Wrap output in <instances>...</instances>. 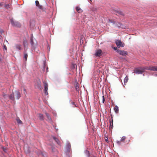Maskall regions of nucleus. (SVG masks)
<instances>
[{
    "label": "nucleus",
    "instance_id": "obj_15",
    "mask_svg": "<svg viewBox=\"0 0 157 157\" xmlns=\"http://www.w3.org/2000/svg\"><path fill=\"white\" fill-rule=\"evenodd\" d=\"M128 82V77L126 76L124 80V84L123 85L124 86H126L127 85V83Z\"/></svg>",
    "mask_w": 157,
    "mask_h": 157
},
{
    "label": "nucleus",
    "instance_id": "obj_36",
    "mask_svg": "<svg viewBox=\"0 0 157 157\" xmlns=\"http://www.w3.org/2000/svg\"><path fill=\"white\" fill-rule=\"evenodd\" d=\"M0 32L2 33H3V31H1Z\"/></svg>",
    "mask_w": 157,
    "mask_h": 157
},
{
    "label": "nucleus",
    "instance_id": "obj_23",
    "mask_svg": "<svg viewBox=\"0 0 157 157\" xmlns=\"http://www.w3.org/2000/svg\"><path fill=\"white\" fill-rule=\"evenodd\" d=\"M45 114L48 119L49 120H51V118L49 116V115L48 113H46Z\"/></svg>",
    "mask_w": 157,
    "mask_h": 157
},
{
    "label": "nucleus",
    "instance_id": "obj_19",
    "mask_svg": "<svg viewBox=\"0 0 157 157\" xmlns=\"http://www.w3.org/2000/svg\"><path fill=\"white\" fill-rule=\"evenodd\" d=\"M39 117L40 118V119L41 120H44V116L43 114H39Z\"/></svg>",
    "mask_w": 157,
    "mask_h": 157
},
{
    "label": "nucleus",
    "instance_id": "obj_38",
    "mask_svg": "<svg viewBox=\"0 0 157 157\" xmlns=\"http://www.w3.org/2000/svg\"><path fill=\"white\" fill-rule=\"evenodd\" d=\"M24 91H26V90L25 89H24Z\"/></svg>",
    "mask_w": 157,
    "mask_h": 157
},
{
    "label": "nucleus",
    "instance_id": "obj_2",
    "mask_svg": "<svg viewBox=\"0 0 157 157\" xmlns=\"http://www.w3.org/2000/svg\"><path fill=\"white\" fill-rule=\"evenodd\" d=\"M30 43L32 46V48L34 49L37 45V42L36 40H34L33 39V36L30 39Z\"/></svg>",
    "mask_w": 157,
    "mask_h": 157
},
{
    "label": "nucleus",
    "instance_id": "obj_24",
    "mask_svg": "<svg viewBox=\"0 0 157 157\" xmlns=\"http://www.w3.org/2000/svg\"><path fill=\"white\" fill-rule=\"evenodd\" d=\"M3 96L5 98H9V96L7 94H4L3 95Z\"/></svg>",
    "mask_w": 157,
    "mask_h": 157
},
{
    "label": "nucleus",
    "instance_id": "obj_35",
    "mask_svg": "<svg viewBox=\"0 0 157 157\" xmlns=\"http://www.w3.org/2000/svg\"><path fill=\"white\" fill-rule=\"evenodd\" d=\"M2 38V36H1L0 35V39H1V38Z\"/></svg>",
    "mask_w": 157,
    "mask_h": 157
},
{
    "label": "nucleus",
    "instance_id": "obj_11",
    "mask_svg": "<svg viewBox=\"0 0 157 157\" xmlns=\"http://www.w3.org/2000/svg\"><path fill=\"white\" fill-rule=\"evenodd\" d=\"M117 52L120 54L122 55H126L127 54V52L124 51L120 50H117Z\"/></svg>",
    "mask_w": 157,
    "mask_h": 157
},
{
    "label": "nucleus",
    "instance_id": "obj_30",
    "mask_svg": "<svg viewBox=\"0 0 157 157\" xmlns=\"http://www.w3.org/2000/svg\"><path fill=\"white\" fill-rule=\"evenodd\" d=\"M105 141L106 142H107V143H108L109 142L108 139L107 137H105Z\"/></svg>",
    "mask_w": 157,
    "mask_h": 157
},
{
    "label": "nucleus",
    "instance_id": "obj_21",
    "mask_svg": "<svg viewBox=\"0 0 157 157\" xmlns=\"http://www.w3.org/2000/svg\"><path fill=\"white\" fill-rule=\"evenodd\" d=\"M16 120L18 124H22V121L19 118L17 119Z\"/></svg>",
    "mask_w": 157,
    "mask_h": 157
},
{
    "label": "nucleus",
    "instance_id": "obj_3",
    "mask_svg": "<svg viewBox=\"0 0 157 157\" xmlns=\"http://www.w3.org/2000/svg\"><path fill=\"white\" fill-rule=\"evenodd\" d=\"M10 21L12 25L14 26L19 27L21 26V25L17 21H16L13 20V18L10 19Z\"/></svg>",
    "mask_w": 157,
    "mask_h": 157
},
{
    "label": "nucleus",
    "instance_id": "obj_7",
    "mask_svg": "<svg viewBox=\"0 0 157 157\" xmlns=\"http://www.w3.org/2000/svg\"><path fill=\"white\" fill-rule=\"evenodd\" d=\"M44 92L45 94L47 95H48V84L46 82H44Z\"/></svg>",
    "mask_w": 157,
    "mask_h": 157
},
{
    "label": "nucleus",
    "instance_id": "obj_1",
    "mask_svg": "<svg viewBox=\"0 0 157 157\" xmlns=\"http://www.w3.org/2000/svg\"><path fill=\"white\" fill-rule=\"evenodd\" d=\"M147 66H145L143 67H139L136 68L134 70V72L137 74H141L145 71V70H146Z\"/></svg>",
    "mask_w": 157,
    "mask_h": 157
},
{
    "label": "nucleus",
    "instance_id": "obj_31",
    "mask_svg": "<svg viewBox=\"0 0 157 157\" xmlns=\"http://www.w3.org/2000/svg\"><path fill=\"white\" fill-rule=\"evenodd\" d=\"M4 49L5 50H7V47H6V45H4Z\"/></svg>",
    "mask_w": 157,
    "mask_h": 157
},
{
    "label": "nucleus",
    "instance_id": "obj_28",
    "mask_svg": "<svg viewBox=\"0 0 157 157\" xmlns=\"http://www.w3.org/2000/svg\"><path fill=\"white\" fill-rule=\"evenodd\" d=\"M109 22H111L113 23V24H115V21H114L109 19Z\"/></svg>",
    "mask_w": 157,
    "mask_h": 157
},
{
    "label": "nucleus",
    "instance_id": "obj_4",
    "mask_svg": "<svg viewBox=\"0 0 157 157\" xmlns=\"http://www.w3.org/2000/svg\"><path fill=\"white\" fill-rule=\"evenodd\" d=\"M146 70H150L154 71H157V66H147Z\"/></svg>",
    "mask_w": 157,
    "mask_h": 157
},
{
    "label": "nucleus",
    "instance_id": "obj_8",
    "mask_svg": "<svg viewBox=\"0 0 157 157\" xmlns=\"http://www.w3.org/2000/svg\"><path fill=\"white\" fill-rule=\"evenodd\" d=\"M14 94V98L16 99H18L21 97L20 93L17 91H16Z\"/></svg>",
    "mask_w": 157,
    "mask_h": 157
},
{
    "label": "nucleus",
    "instance_id": "obj_32",
    "mask_svg": "<svg viewBox=\"0 0 157 157\" xmlns=\"http://www.w3.org/2000/svg\"><path fill=\"white\" fill-rule=\"evenodd\" d=\"M91 10L93 11H95L96 10V9L95 8H93V9H92Z\"/></svg>",
    "mask_w": 157,
    "mask_h": 157
},
{
    "label": "nucleus",
    "instance_id": "obj_17",
    "mask_svg": "<svg viewBox=\"0 0 157 157\" xmlns=\"http://www.w3.org/2000/svg\"><path fill=\"white\" fill-rule=\"evenodd\" d=\"M14 95V93L13 94H11L10 96H9V98L11 100H14L15 99Z\"/></svg>",
    "mask_w": 157,
    "mask_h": 157
},
{
    "label": "nucleus",
    "instance_id": "obj_39",
    "mask_svg": "<svg viewBox=\"0 0 157 157\" xmlns=\"http://www.w3.org/2000/svg\"><path fill=\"white\" fill-rule=\"evenodd\" d=\"M90 1H91V0H90Z\"/></svg>",
    "mask_w": 157,
    "mask_h": 157
},
{
    "label": "nucleus",
    "instance_id": "obj_9",
    "mask_svg": "<svg viewBox=\"0 0 157 157\" xmlns=\"http://www.w3.org/2000/svg\"><path fill=\"white\" fill-rule=\"evenodd\" d=\"M66 150L67 153L69 152L71 150V145L70 143L67 144L66 147Z\"/></svg>",
    "mask_w": 157,
    "mask_h": 157
},
{
    "label": "nucleus",
    "instance_id": "obj_20",
    "mask_svg": "<svg viewBox=\"0 0 157 157\" xmlns=\"http://www.w3.org/2000/svg\"><path fill=\"white\" fill-rule=\"evenodd\" d=\"M15 46H16V48H17L19 50H21V45H20L16 44Z\"/></svg>",
    "mask_w": 157,
    "mask_h": 157
},
{
    "label": "nucleus",
    "instance_id": "obj_10",
    "mask_svg": "<svg viewBox=\"0 0 157 157\" xmlns=\"http://www.w3.org/2000/svg\"><path fill=\"white\" fill-rule=\"evenodd\" d=\"M126 139V137L123 136H122L121 138V140L120 141H116V143L119 145L121 144V142H124L125 140Z\"/></svg>",
    "mask_w": 157,
    "mask_h": 157
},
{
    "label": "nucleus",
    "instance_id": "obj_16",
    "mask_svg": "<svg viewBox=\"0 0 157 157\" xmlns=\"http://www.w3.org/2000/svg\"><path fill=\"white\" fill-rule=\"evenodd\" d=\"M114 110L116 113H118L119 112L118 107L117 105L115 106V107L114 108Z\"/></svg>",
    "mask_w": 157,
    "mask_h": 157
},
{
    "label": "nucleus",
    "instance_id": "obj_27",
    "mask_svg": "<svg viewBox=\"0 0 157 157\" xmlns=\"http://www.w3.org/2000/svg\"><path fill=\"white\" fill-rule=\"evenodd\" d=\"M102 101L103 103H104L105 101V98L104 95L102 96Z\"/></svg>",
    "mask_w": 157,
    "mask_h": 157
},
{
    "label": "nucleus",
    "instance_id": "obj_29",
    "mask_svg": "<svg viewBox=\"0 0 157 157\" xmlns=\"http://www.w3.org/2000/svg\"><path fill=\"white\" fill-rule=\"evenodd\" d=\"M27 43L26 40H24L23 41V45L24 47L25 46V45L27 44Z\"/></svg>",
    "mask_w": 157,
    "mask_h": 157
},
{
    "label": "nucleus",
    "instance_id": "obj_18",
    "mask_svg": "<svg viewBox=\"0 0 157 157\" xmlns=\"http://www.w3.org/2000/svg\"><path fill=\"white\" fill-rule=\"evenodd\" d=\"M53 139L58 144H59V140L57 138H56L54 136L52 137Z\"/></svg>",
    "mask_w": 157,
    "mask_h": 157
},
{
    "label": "nucleus",
    "instance_id": "obj_13",
    "mask_svg": "<svg viewBox=\"0 0 157 157\" xmlns=\"http://www.w3.org/2000/svg\"><path fill=\"white\" fill-rule=\"evenodd\" d=\"M113 13L116 14H119L122 15H123V13L119 11H114Z\"/></svg>",
    "mask_w": 157,
    "mask_h": 157
},
{
    "label": "nucleus",
    "instance_id": "obj_14",
    "mask_svg": "<svg viewBox=\"0 0 157 157\" xmlns=\"http://www.w3.org/2000/svg\"><path fill=\"white\" fill-rule=\"evenodd\" d=\"M76 9V11L79 13H81L83 11V10L78 6H77Z\"/></svg>",
    "mask_w": 157,
    "mask_h": 157
},
{
    "label": "nucleus",
    "instance_id": "obj_12",
    "mask_svg": "<svg viewBox=\"0 0 157 157\" xmlns=\"http://www.w3.org/2000/svg\"><path fill=\"white\" fill-rule=\"evenodd\" d=\"M35 4L36 5V6L40 9V10H43V6L41 5H40L39 4V2L38 1H35Z\"/></svg>",
    "mask_w": 157,
    "mask_h": 157
},
{
    "label": "nucleus",
    "instance_id": "obj_37",
    "mask_svg": "<svg viewBox=\"0 0 157 157\" xmlns=\"http://www.w3.org/2000/svg\"><path fill=\"white\" fill-rule=\"evenodd\" d=\"M155 76H157V74H156L155 75Z\"/></svg>",
    "mask_w": 157,
    "mask_h": 157
},
{
    "label": "nucleus",
    "instance_id": "obj_22",
    "mask_svg": "<svg viewBox=\"0 0 157 157\" xmlns=\"http://www.w3.org/2000/svg\"><path fill=\"white\" fill-rule=\"evenodd\" d=\"M85 153L88 157H90V153L89 151L87 150L86 151H85Z\"/></svg>",
    "mask_w": 157,
    "mask_h": 157
},
{
    "label": "nucleus",
    "instance_id": "obj_26",
    "mask_svg": "<svg viewBox=\"0 0 157 157\" xmlns=\"http://www.w3.org/2000/svg\"><path fill=\"white\" fill-rule=\"evenodd\" d=\"M28 57V55L27 54H25L24 55V58L26 60H27Z\"/></svg>",
    "mask_w": 157,
    "mask_h": 157
},
{
    "label": "nucleus",
    "instance_id": "obj_5",
    "mask_svg": "<svg viewBox=\"0 0 157 157\" xmlns=\"http://www.w3.org/2000/svg\"><path fill=\"white\" fill-rule=\"evenodd\" d=\"M116 44L118 48L123 47L124 46V44L122 43L121 40H117L116 41Z\"/></svg>",
    "mask_w": 157,
    "mask_h": 157
},
{
    "label": "nucleus",
    "instance_id": "obj_34",
    "mask_svg": "<svg viewBox=\"0 0 157 157\" xmlns=\"http://www.w3.org/2000/svg\"><path fill=\"white\" fill-rule=\"evenodd\" d=\"M72 103L73 105H75V103L74 102H72Z\"/></svg>",
    "mask_w": 157,
    "mask_h": 157
},
{
    "label": "nucleus",
    "instance_id": "obj_33",
    "mask_svg": "<svg viewBox=\"0 0 157 157\" xmlns=\"http://www.w3.org/2000/svg\"><path fill=\"white\" fill-rule=\"evenodd\" d=\"M113 49L114 50H116L117 51V50H118L117 49V48L116 47H114Z\"/></svg>",
    "mask_w": 157,
    "mask_h": 157
},
{
    "label": "nucleus",
    "instance_id": "obj_25",
    "mask_svg": "<svg viewBox=\"0 0 157 157\" xmlns=\"http://www.w3.org/2000/svg\"><path fill=\"white\" fill-rule=\"evenodd\" d=\"M111 121L110 120V125H111V124H112V125H113V118L112 117H111Z\"/></svg>",
    "mask_w": 157,
    "mask_h": 157
},
{
    "label": "nucleus",
    "instance_id": "obj_6",
    "mask_svg": "<svg viewBox=\"0 0 157 157\" xmlns=\"http://www.w3.org/2000/svg\"><path fill=\"white\" fill-rule=\"evenodd\" d=\"M102 50L100 49L95 51L94 55L96 57H100L101 55Z\"/></svg>",
    "mask_w": 157,
    "mask_h": 157
}]
</instances>
